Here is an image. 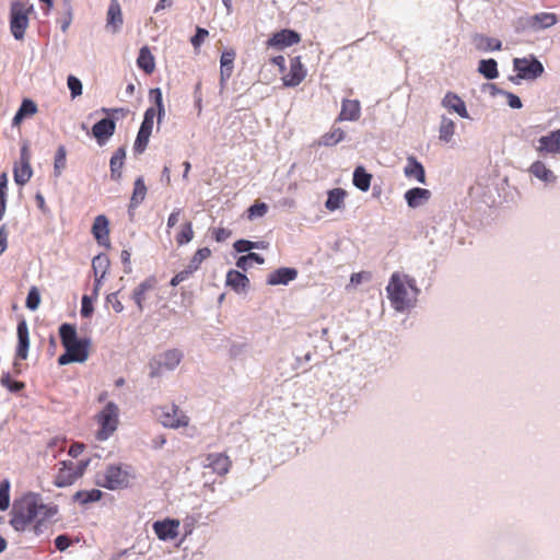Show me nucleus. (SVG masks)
I'll return each mask as SVG.
<instances>
[{"label": "nucleus", "instance_id": "obj_36", "mask_svg": "<svg viewBox=\"0 0 560 560\" xmlns=\"http://www.w3.org/2000/svg\"><path fill=\"white\" fill-rule=\"evenodd\" d=\"M110 266V261L107 255L98 254L92 260V270L94 273V278H105L108 268Z\"/></svg>", "mask_w": 560, "mask_h": 560}, {"label": "nucleus", "instance_id": "obj_41", "mask_svg": "<svg viewBox=\"0 0 560 560\" xmlns=\"http://www.w3.org/2000/svg\"><path fill=\"white\" fill-rule=\"evenodd\" d=\"M345 138V132L341 128H332L320 138V144L331 147L339 143Z\"/></svg>", "mask_w": 560, "mask_h": 560}, {"label": "nucleus", "instance_id": "obj_3", "mask_svg": "<svg viewBox=\"0 0 560 560\" xmlns=\"http://www.w3.org/2000/svg\"><path fill=\"white\" fill-rule=\"evenodd\" d=\"M61 343L68 353L75 359V362H84L89 357V341L80 340L77 336V329L71 324H62L59 327Z\"/></svg>", "mask_w": 560, "mask_h": 560}, {"label": "nucleus", "instance_id": "obj_48", "mask_svg": "<svg viewBox=\"0 0 560 560\" xmlns=\"http://www.w3.org/2000/svg\"><path fill=\"white\" fill-rule=\"evenodd\" d=\"M10 505V482L2 480L0 482V510L5 511Z\"/></svg>", "mask_w": 560, "mask_h": 560}, {"label": "nucleus", "instance_id": "obj_33", "mask_svg": "<svg viewBox=\"0 0 560 560\" xmlns=\"http://www.w3.org/2000/svg\"><path fill=\"white\" fill-rule=\"evenodd\" d=\"M147 196V186L142 177H138L133 184V191L129 202V210L136 209Z\"/></svg>", "mask_w": 560, "mask_h": 560}, {"label": "nucleus", "instance_id": "obj_64", "mask_svg": "<svg viewBox=\"0 0 560 560\" xmlns=\"http://www.w3.org/2000/svg\"><path fill=\"white\" fill-rule=\"evenodd\" d=\"M504 94L506 96L508 104L510 107L515 108V109H518L522 107V101L517 95H515L511 92H505Z\"/></svg>", "mask_w": 560, "mask_h": 560}, {"label": "nucleus", "instance_id": "obj_1", "mask_svg": "<svg viewBox=\"0 0 560 560\" xmlns=\"http://www.w3.org/2000/svg\"><path fill=\"white\" fill-rule=\"evenodd\" d=\"M58 514L59 506L56 503H45L40 493L27 491L14 499L9 524L16 532L32 530L39 536Z\"/></svg>", "mask_w": 560, "mask_h": 560}, {"label": "nucleus", "instance_id": "obj_53", "mask_svg": "<svg viewBox=\"0 0 560 560\" xmlns=\"http://www.w3.org/2000/svg\"><path fill=\"white\" fill-rule=\"evenodd\" d=\"M68 88L71 92L72 97H77L82 94V83L74 75H69L67 81Z\"/></svg>", "mask_w": 560, "mask_h": 560}, {"label": "nucleus", "instance_id": "obj_17", "mask_svg": "<svg viewBox=\"0 0 560 560\" xmlns=\"http://www.w3.org/2000/svg\"><path fill=\"white\" fill-rule=\"evenodd\" d=\"M179 521L164 520L153 524V529L161 540H172L178 536Z\"/></svg>", "mask_w": 560, "mask_h": 560}, {"label": "nucleus", "instance_id": "obj_39", "mask_svg": "<svg viewBox=\"0 0 560 560\" xmlns=\"http://www.w3.org/2000/svg\"><path fill=\"white\" fill-rule=\"evenodd\" d=\"M102 495L103 493L98 489L81 490L74 494V500L78 501L80 504L85 505L91 502L100 501Z\"/></svg>", "mask_w": 560, "mask_h": 560}, {"label": "nucleus", "instance_id": "obj_7", "mask_svg": "<svg viewBox=\"0 0 560 560\" xmlns=\"http://www.w3.org/2000/svg\"><path fill=\"white\" fill-rule=\"evenodd\" d=\"M156 417L164 427L171 429L186 428L189 424L188 416L174 404L159 407Z\"/></svg>", "mask_w": 560, "mask_h": 560}, {"label": "nucleus", "instance_id": "obj_8", "mask_svg": "<svg viewBox=\"0 0 560 560\" xmlns=\"http://www.w3.org/2000/svg\"><path fill=\"white\" fill-rule=\"evenodd\" d=\"M32 154L30 147L24 142L20 150V158L13 165L14 182L19 186H24L33 176V168L31 165Z\"/></svg>", "mask_w": 560, "mask_h": 560}, {"label": "nucleus", "instance_id": "obj_4", "mask_svg": "<svg viewBox=\"0 0 560 560\" xmlns=\"http://www.w3.org/2000/svg\"><path fill=\"white\" fill-rule=\"evenodd\" d=\"M33 5L24 1H13L10 7V31L18 40L24 38Z\"/></svg>", "mask_w": 560, "mask_h": 560}, {"label": "nucleus", "instance_id": "obj_61", "mask_svg": "<svg viewBox=\"0 0 560 560\" xmlns=\"http://www.w3.org/2000/svg\"><path fill=\"white\" fill-rule=\"evenodd\" d=\"M93 313L92 300L89 295H83L81 305V315L83 317H90Z\"/></svg>", "mask_w": 560, "mask_h": 560}, {"label": "nucleus", "instance_id": "obj_62", "mask_svg": "<svg viewBox=\"0 0 560 560\" xmlns=\"http://www.w3.org/2000/svg\"><path fill=\"white\" fill-rule=\"evenodd\" d=\"M84 450H85V445L83 443L74 442L69 447L68 454L71 457L77 458L78 456H80L83 453Z\"/></svg>", "mask_w": 560, "mask_h": 560}, {"label": "nucleus", "instance_id": "obj_30", "mask_svg": "<svg viewBox=\"0 0 560 560\" xmlns=\"http://www.w3.org/2000/svg\"><path fill=\"white\" fill-rule=\"evenodd\" d=\"M37 113V105L28 98L23 100L20 108L13 117L12 125L20 126L22 120L26 117H32Z\"/></svg>", "mask_w": 560, "mask_h": 560}, {"label": "nucleus", "instance_id": "obj_19", "mask_svg": "<svg viewBox=\"0 0 560 560\" xmlns=\"http://www.w3.org/2000/svg\"><path fill=\"white\" fill-rule=\"evenodd\" d=\"M116 124L113 119L103 118L97 121L93 128L92 133L100 144H103L115 132Z\"/></svg>", "mask_w": 560, "mask_h": 560}, {"label": "nucleus", "instance_id": "obj_26", "mask_svg": "<svg viewBox=\"0 0 560 560\" xmlns=\"http://www.w3.org/2000/svg\"><path fill=\"white\" fill-rule=\"evenodd\" d=\"M405 175L408 178H416L419 183L425 184V172L423 165L415 158H407V165L404 170Z\"/></svg>", "mask_w": 560, "mask_h": 560}, {"label": "nucleus", "instance_id": "obj_57", "mask_svg": "<svg viewBox=\"0 0 560 560\" xmlns=\"http://www.w3.org/2000/svg\"><path fill=\"white\" fill-rule=\"evenodd\" d=\"M208 35H209V32L206 28L197 27L196 34H195V36L191 37V40H190L191 45L195 48H198L205 42V39L208 37Z\"/></svg>", "mask_w": 560, "mask_h": 560}, {"label": "nucleus", "instance_id": "obj_15", "mask_svg": "<svg viewBox=\"0 0 560 560\" xmlns=\"http://www.w3.org/2000/svg\"><path fill=\"white\" fill-rule=\"evenodd\" d=\"M61 467L55 477V485L59 488H65L73 485L78 479V474L74 470V462L62 460Z\"/></svg>", "mask_w": 560, "mask_h": 560}, {"label": "nucleus", "instance_id": "obj_37", "mask_svg": "<svg viewBox=\"0 0 560 560\" xmlns=\"http://www.w3.org/2000/svg\"><path fill=\"white\" fill-rule=\"evenodd\" d=\"M346 191L341 188H335L328 191V198L325 202V207L329 211H335L343 205Z\"/></svg>", "mask_w": 560, "mask_h": 560}, {"label": "nucleus", "instance_id": "obj_21", "mask_svg": "<svg viewBox=\"0 0 560 560\" xmlns=\"http://www.w3.org/2000/svg\"><path fill=\"white\" fill-rule=\"evenodd\" d=\"M442 105L455 113H457L463 118H468L469 114L467 112L465 102L455 93L447 92L442 101Z\"/></svg>", "mask_w": 560, "mask_h": 560}, {"label": "nucleus", "instance_id": "obj_46", "mask_svg": "<svg viewBox=\"0 0 560 560\" xmlns=\"http://www.w3.org/2000/svg\"><path fill=\"white\" fill-rule=\"evenodd\" d=\"M211 256V250L210 248L208 247H202V248H199L197 249V252L194 254V256L191 257L188 266L194 270H198L200 265L202 264L203 260H206L207 258H209Z\"/></svg>", "mask_w": 560, "mask_h": 560}, {"label": "nucleus", "instance_id": "obj_12", "mask_svg": "<svg viewBox=\"0 0 560 560\" xmlns=\"http://www.w3.org/2000/svg\"><path fill=\"white\" fill-rule=\"evenodd\" d=\"M205 467L218 476H225L232 467V462L224 453H210L206 456Z\"/></svg>", "mask_w": 560, "mask_h": 560}, {"label": "nucleus", "instance_id": "obj_27", "mask_svg": "<svg viewBox=\"0 0 560 560\" xmlns=\"http://www.w3.org/2000/svg\"><path fill=\"white\" fill-rule=\"evenodd\" d=\"M126 158V150L124 148H119L115 151L109 161L110 167V178L113 180H120L122 175V167Z\"/></svg>", "mask_w": 560, "mask_h": 560}, {"label": "nucleus", "instance_id": "obj_34", "mask_svg": "<svg viewBox=\"0 0 560 560\" xmlns=\"http://www.w3.org/2000/svg\"><path fill=\"white\" fill-rule=\"evenodd\" d=\"M372 175L363 166H357L353 172V185L361 191H368L371 186Z\"/></svg>", "mask_w": 560, "mask_h": 560}, {"label": "nucleus", "instance_id": "obj_60", "mask_svg": "<svg viewBox=\"0 0 560 560\" xmlns=\"http://www.w3.org/2000/svg\"><path fill=\"white\" fill-rule=\"evenodd\" d=\"M72 544L68 535H59L55 538V546L59 551H65Z\"/></svg>", "mask_w": 560, "mask_h": 560}, {"label": "nucleus", "instance_id": "obj_6", "mask_svg": "<svg viewBox=\"0 0 560 560\" xmlns=\"http://www.w3.org/2000/svg\"><path fill=\"white\" fill-rule=\"evenodd\" d=\"M129 472L118 465H109L103 472L97 474L96 483L100 487L118 490L129 485Z\"/></svg>", "mask_w": 560, "mask_h": 560}, {"label": "nucleus", "instance_id": "obj_55", "mask_svg": "<svg viewBox=\"0 0 560 560\" xmlns=\"http://www.w3.org/2000/svg\"><path fill=\"white\" fill-rule=\"evenodd\" d=\"M234 249L238 253L249 252L253 248H259V244L247 241V240H238L234 243Z\"/></svg>", "mask_w": 560, "mask_h": 560}, {"label": "nucleus", "instance_id": "obj_31", "mask_svg": "<svg viewBox=\"0 0 560 560\" xmlns=\"http://www.w3.org/2000/svg\"><path fill=\"white\" fill-rule=\"evenodd\" d=\"M153 285L154 281L152 279H147L132 291V300L135 301L139 312L143 311V302L145 301V295L148 291L153 289Z\"/></svg>", "mask_w": 560, "mask_h": 560}, {"label": "nucleus", "instance_id": "obj_59", "mask_svg": "<svg viewBox=\"0 0 560 560\" xmlns=\"http://www.w3.org/2000/svg\"><path fill=\"white\" fill-rule=\"evenodd\" d=\"M106 302L112 305L113 310L116 313H121L124 311V305L118 299V293L114 292L107 295Z\"/></svg>", "mask_w": 560, "mask_h": 560}, {"label": "nucleus", "instance_id": "obj_25", "mask_svg": "<svg viewBox=\"0 0 560 560\" xmlns=\"http://www.w3.org/2000/svg\"><path fill=\"white\" fill-rule=\"evenodd\" d=\"M431 197V191L425 188H411L406 191L405 199L410 208H418Z\"/></svg>", "mask_w": 560, "mask_h": 560}, {"label": "nucleus", "instance_id": "obj_58", "mask_svg": "<svg viewBox=\"0 0 560 560\" xmlns=\"http://www.w3.org/2000/svg\"><path fill=\"white\" fill-rule=\"evenodd\" d=\"M247 261H255L256 264H264L265 259L262 256L256 253H248L247 255L241 256L237 261L236 266H242L241 264L247 262Z\"/></svg>", "mask_w": 560, "mask_h": 560}, {"label": "nucleus", "instance_id": "obj_10", "mask_svg": "<svg viewBox=\"0 0 560 560\" xmlns=\"http://www.w3.org/2000/svg\"><path fill=\"white\" fill-rule=\"evenodd\" d=\"M514 70L521 79L534 80L540 77L544 72V67L536 58H515L513 61Z\"/></svg>", "mask_w": 560, "mask_h": 560}, {"label": "nucleus", "instance_id": "obj_49", "mask_svg": "<svg viewBox=\"0 0 560 560\" xmlns=\"http://www.w3.org/2000/svg\"><path fill=\"white\" fill-rule=\"evenodd\" d=\"M66 156H67L66 148L63 145H60L57 149V152L55 155V163H54L55 174L57 176H59L61 174V171L66 167Z\"/></svg>", "mask_w": 560, "mask_h": 560}, {"label": "nucleus", "instance_id": "obj_42", "mask_svg": "<svg viewBox=\"0 0 560 560\" xmlns=\"http://www.w3.org/2000/svg\"><path fill=\"white\" fill-rule=\"evenodd\" d=\"M477 48L485 51L500 50L502 48V43L500 39L494 37L479 36Z\"/></svg>", "mask_w": 560, "mask_h": 560}, {"label": "nucleus", "instance_id": "obj_54", "mask_svg": "<svg viewBox=\"0 0 560 560\" xmlns=\"http://www.w3.org/2000/svg\"><path fill=\"white\" fill-rule=\"evenodd\" d=\"M72 22V9L71 5L68 4L66 11L58 19V23L60 24V28L63 33H66Z\"/></svg>", "mask_w": 560, "mask_h": 560}, {"label": "nucleus", "instance_id": "obj_32", "mask_svg": "<svg viewBox=\"0 0 560 560\" xmlns=\"http://www.w3.org/2000/svg\"><path fill=\"white\" fill-rule=\"evenodd\" d=\"M248 283V278L237 270L232 269L226 273V284L230 285L236 292L245 290Z\"/></svg>", "mask_w": 560, "mask_h": 560}, {"label": "nucleus", "instance_id": "obj_23", "mask_svg": "<svg viewBox=\"0 0 560 560\" xmlns=\"http://www.w3.org/2000/svg\"><path fill=\"white\" fill-rule=\"evenodd\" d=\"M235 51H223L220 58V81L224 84L232 75L234 69Z\"/></svg>", "mask_w": 560, "mask_h": 560}, {"label": "nucleus", "instance_id": "obj_29", "mask_svg": "<svg viewBox=\"0 0 560 560\" xmlns=\"http://www.w3.org/2000/svg\"><path fill=\"white\" fill-rule=\"evenodd\" d=\"M122 25L121 8L117 0H113L109 3L107 10V26L113 28V32H117Z\"/></svg>", "mask_w": 560, "mask_h": 560}, {"label": "nucleus", "instance_id": "obj_28", "mask_svg": "<svg viewBox=\"0 0 560 560\" xmlns=\"http://www.w3.org/2000/svg\"><path fill=\"white\" fill-rule=\"evenodd\" d=\"M137 66L147 74H151L155 70V59L148 46H143L137 58Z\"/></svg>", "mask_w": 560, "mask_h": 560}, {"label": "nucleus", "instance_id": "obj_16", "mask_svg": "<svg viewBox=\"0 0 560 560\" xmlns=\"http://www.w3.org/2000/svg\"><path fill=\"white\" fill-rule=\"evenodd\" d=\"M301 36L292 30H282L275 33L268 40L267 45L276 48L289 47L300 43Z\"/></svg>", "mask_w": 560, "mask_h": 560}, {"label": "nucleus", "instance_id": "obj_44", "mask_svg": "<svg viewBox=\"0 0 560 560\" xmlns=\"http://www.w3.org/2000/svg\"><path fill=\"white\" fill-rule=\"evenodd\" d=\"M194 234L192 223L187 221L180 226V230L176 235V243L179 246H183L194 238Z\"/></svg>", "mask_w": 560, "mask_h": 560}, {"label": "nucleus", "instance_id": "obj_22", "mask_svg": "<svg viewBox=\"0 0 560 560\" xmlns=\"http://www.w3.org/2000/svg\"><path fill=\"white\" fill-rule=\"evenodd\" d=\"M298 277V271L294 268L282 267L268 277L267 283L270 285L288 284L290 281Z\"/></svg>", "mask_w": 560, "mask_h": 560}, {"label": "nucleus", "instance_id": "obj_47", "mask_svg": "<svg viewBox=\"0 0 560 560\" xmlns=\"http://www.w3.org/2000/svg\"><path fill=\"white\" fill-rule=\"evenodd\" d=\"M7 191H8V175L7 173L0 174V220L3 218L7 209Z\"/></svg>", "mask_w": 560, "mask_h": 560}, {"label": "nucleus", "instance_id": "obj_24", "mask_svg": "<svg viewBox=\"0 0 560 560\" xmlns=\"http://www.w3.org/2000/svg\"><path fill=\"white\" fill-rule=\"evenodd\" d=\"M558 21L556 13L540 12L530 18L529 25L534 30H544L553 26Z\"/></svg>", "mask_w": 560, "mask_h": 560}, {"label": "nucleus", "instance_id": "obj_20", "mask_svg": "<svg viewBox=\"0 0 560 560\" xmlns=\"http://www.w3.org/2000/svg\"><path fill=\"white\" fill-rule=\"evenodd\" d=\"M361 116V105L358 100H343L338 120L355 121Z\"/></svg>", "mask_w": 560, "mask_h": 560}, {"label": "nucleus", "instance_id": "obj_50", "mask_svg": "<svg viewBox=\"0 0 560 560\" xmlns=\"http://www.w3.org/2000/svg\"><path fill=\"white\" fill-rule=\"evenodd\" d=\"M268 212V206L265 202H255L247 209V218L253 220L255 218H261Z\"/></svg>", "mask_w": 560, "mask_h": 560}, {"label": "nucleus", "instance_id": "obj_9", "mask_svg": "<svg viewBox=\"0 0 560 560\" xmlns=\"http://www.w3.org/2000/svg\"><path fill=\"white\" fill-rule=\"evenodd\" d=\"M156 116V110L153 107H149L143 117V121L140 126V129L138 131L133 150L137 153H142L149 142L150 136L152 133L153 124H154V117Z\"/></svg>", "mask_w": 560, "mask_h": 560}, {"label": "nucleus", "instance_id": "obj_2", "mask_svg": "<svg viewBox=\"0 0 560 560\" xmlns=\"http://www.w3.org/2000/svg\"><path fill=\"white\" fill-rule=\"evenodd\" d=\"M386 292L393 308L397 312H404L416 304L419 289L415 279L407 275L394 272L389 278Z\"/></svg>", "mask_w": 560, "mask_h": 560}, {"label": "nucleus", "instance_id": "obj_35", "mask_svg": "<svg viewBox=\"0 0 560 560\" xmlns=\"http://www.w3.org/2000/svg\"><path fill=\"white\" fill-rule=\"evenodd\" d=\"M530 174L545 183H551L556 180V176L551 170H549L541 161L534 162L529 167Z\"/></svg>", "mask_w": 560, "mask_h": 560}, {"label": "nucleus", "instance_id": "obj_43", "mask_svg": "<svg viewBox=\"0 0 560 560\" xmlns=\"http://www.w3.org/2000/svg\"><path fill=\"white\" fill-rule=\"evenodd\" d=\"M439 132L442 141L450 142L455 132L454 121L447 117H443Z\"/></svg>", "mask_w": 560, "mask_h": 560}, {"label": "nucleus", "instance_id": "obj_45", "mask_svg": "<svg viewBox=\"0 0 560 560\" xmlns=\"http://www.w3.org/2000/svg\"><path fill=\"white\" fill-rule=\"evenodd\" d=\"M0 384L11 393H19L25 388V383L12 380L9 373H3L0 378Z\"/></svg>", "mask_w": 560, "mask_h": 560}, {"label": "nucleus", "instance_id": "obj_63", "mask_svg": "<svg viewBox=\"0 0 560 560\" xmlns=\"http://www.w3.org/2000/svg\"><path fill=\"white\" fill-rule=\"evenodd\" d=\"M180 214H182V209H174L171 214L168 215V219H167V232L170 231V229L174 228L178 221H179V218H180Z\"/></svg>", "mask_w": 560, "mask_h": 560}, {"label": "nucleus", "instance_id": "obj_11", "mask_svg": "<svg viewBox=\"0 0 560 560\" xmlns=\"http://www.w3.org/2000/svg\"><path fill=\"white\" fill-rule=\"evenodd\" d=\"M18 332V346L15 350V361L13 363V366L15 369L16 374L21 373V364L18 362V360H25L28 354V348H30V336H28V327L27 324L22 320L18 324L16 328Z\"/></svg>", "mask_w": 560, "mask_h": 560}, {"label": "nucleus", "instance_id": "obj_5", "mask_svg": "<svg viewBox=\"0 0 560 560\" xmlns=\"http://www.w3.org/2000/svg\"><path fill=\"white\" fill-rule=\"evenodd\" d=\"M118 417L119 410L114 402H107L95 416V420L100 427L95 434L98 441L107 440L116 431L119 422Z\"/></svg>", "mask_w": 560, "mask_h": 560}, {"label": "nucleus", "instance_id": "obj_13", "mask_svg": "<svg viewBox=\"0 0 560 560\" xmlns=\"http://www.w3.org/2000/svg\"><path fill=\"white\" fill-rule=\"evenodd\" d=\"M306 77V70L301 62V57H294L290 60V70L283 74L282 81L284 86H296Z\"/></svg>", "mask_w": 560, "mask_h": 560}, {"label": "nucleus", "instance_id": "obj_51", "mask_svg": "<svg viewBox=\"0 0 560 560\" xmlns=\"http://www.w3.org/2000/svg\"><path fill=\"white\" fill-rule=\"evenodd\" d=\"M40 303V294L36 287L31 288L28 291L25 305L27 308L35 311Z\"/></svg>", "mask_w": 560, "mask_h": 560}, {"label": "nucleus", "instance_id": "obj_14", "mask_svg": "<svg viewBox=\"0 0 560 560\" xmlns=\"http://www.w3.org/2000/svg\"><path fill=\"white\" fill-rule=\"evenodd\" d=\"M536 151L539 154H560V129L553 130L550 133L540 137L538 139Z\"/></svg>", "mask_w": 560, "mask_h": 560}, {"label": "nucleus", "instance_id": "obj_52", "mask_svg": "<svg viewBox=\"0 0 560 560\" xmlns=\"http://www.w3.org/2000/svg\"><path fill=\"white\" fill-rule=\"evenodd\" d=\"M150 97L154 101L158 107L155 110L160 119L161 116L164 115V105L161 90L159 88L150 90Z\"/></svg>", "mask_w": 560, "mask_h": 560}, {"label": "nucleus", "instance_id": "obj_40", "mask_svg": "<svg viewBox=\"0 0 560 560\" xmlns=\"http://www.w3.org/2000/svg\"><path fill=\"white\" fill-rule=\"evenodd\" d=\"M183 354L177 349L167 350L163 353V362L161 363L167 370L175 369L182 361Z\"/></svg>", "mask_w": 560, "mask_h": 560}, {"label": "nucleus", "instance_id": "obj_56", "mask_svg": "<svg viewBox=\"0 0 560 560\" xmlns=\"http://www.w3.org/2000/svg\"><path fill=\"white\" fill-rule=\"evenodd\" d=\"M232 235V231L226 228H215L212 230V237L215 242L222 243L230 238Z\"/></svg>", "mask_w": 560, "mask_h": 560}, {"label": "nucleus", "instance_id": "obj_18", "mask_svg": "<svg viewBox=\"0 0 560 560\" xmlns=\"http://www.w3.org/2000/svg\"><path fill=\"white\" fill-rule=\"evenodd\" d=\"M92 234L100 245H108L109 221L104 214H100L94 219Z\"/></svg>", "mask_w": 560, "mask_h": 560}, {"label": "nucleus", "instance_id": "obj_38", "mask_svg": "<svg viewBox=\"0 0 560 560\" xmlns=\"http://www.w3.org/2000/svg\"><path fill=\"white\" fill-rule=\"evenodd\" d=\"M478 71L489 80L499 75L498 63L494 59H485L479 62Z\"/></svg>", "mask_w": 560, "mask_h": 560}]
</instances>
